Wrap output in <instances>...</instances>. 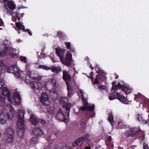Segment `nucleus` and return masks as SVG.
Here are the masks:
<instances>
[{"label": "nucleus", "instance_id": "nucleus-58", "mask_svg": "<svg viewBox=\"0 0 149 149\" xmlns=\"http://www.w3.org/2000/svg\"><path fill=\"white\" fill-rule=\"evenodd\" d=\"M119 76L118 75H117V76H116L115 77L116 79H117L118 78Z\"/></svg>", "mask_w": 149, "mask_h": 149}, {"label": "nucleus", "instance_id": "nucleus-28", "mask_svg": "<svg viewBox=\"0 0 149 149\" xmlns=\"http://www.w3.org/2000/svg\"><path fill=\"white\" fill-rule=\"evenodd\" d=\"M57 35L62 40L65 37L63 32L60 31H58L57 32Z\"/></svg>", "mask_w": 149, "mask_h": 149}, {"label": "nucleus", "instance_id": "nucleus-42", "mask_svg": "<svg viewBox=\"0 0 149 149\" xmlns=\"http://www.w3.org/2000/svg\"><path fill=\"white\" fill-rule=\"evenodd\" d=\"M4 84L3 80H0V89L1 88Z\"/></svg>", "mask_w": 149, "mask_h": 149}, {"label": "nucleus", "instance_id": "nucleus-44", "mask_svg": "<svg viewBox=\"0 0 149 149\" xmlns=\"http://www.w3.org/2000/svg\"><path fill=\"white\" fill-rule=\"evenodd\" d=\"M52 82H53V86L54 87H55L56 86V83L55 80L53 79L52 80Z\"/></svg>", "mask_w": 149, "mask_h": 149}, {"label": "nucleus", "instance_id": "nucleus-56", "mask_svg": "<svg viewBox=\"0 0 149 149\" xmlns=\"http://www.w3.org/2000/svg\"><path fill=\"white\" fill-rule=\"evenodd\" d=\"M90 79H91L92 80V81H93L94 80V78L93 76H91V77L90 78Z\"/></svg>", "mask_w": 149, "mask_h": 149}, {"label": "nucleus", "instance_id": "nucleus-37", "mask_svg": "<svg viewBox=\"0 0 149 149\" xmlns=\"http://www.w3.org/2000/svg\"><path fill=\"white\" fill-rule=\"evenodd\" d=\"M38 121L39 123H40L42 125H44L45 123V121L44 120L39 119Z\"/></svg>", "mask_w": 149, "mask_h": 149}, {"label": "nucleus", "instance_id": "nucleus-20", "mask_svg": "<svg viewBox=\"0 0 149 149\" xmlns=\"http://www.w3.org/2000/svg\"><path fill=\"white\" fill-rule=\"evenodd\" d=\"M95 68L96 70V72L100 74V75H102L104 77H106L104 76V70H100V69L99 67V66L97 65H96Z\"/></svg>", "mask_w": 149, "mask_h": 149}, {"label": "nucleus", "instance_id": "nucleus-46", "mask_svg": "<svg viewBox=\"0 0 149 149\" xmlns=\"http://www.w3.org/2000/svg\"><path fill=\"white\" fill-rule=\"evenodd\" d=\"M3 24V22L2 20L0 18V26H2Z\"/></svg>", "mask_w": 149, "mask_h": 149}, {"label": "nucleus", "instance_id": "nucleus-36", "mask_svg": "<svg viewBox=\"0 0 149 149\" xmlns=\"http://www.w3.org/2000/svg\"><path fill=\"white\" fill-rule=\"evenodd\" d=\"M20 59L24 63H26L27 62L26 58V57L22 56L20 57Z\"/></svg>", "mask_w": 149, "mask_h": 149}, {"label": "nucleus", "instance_id": "nucleus-51", "mask_svg": "<svg viewBox=\"0 0 149 149\" xmlns=\"http://www.w3.org/2000/svg\"><path fill=\"white\" fill-rule=\"evenodd\" d=\"M116 81H113L112 83V86L116 85Z\"/></svg>", "mask_w": 149, "mask_h": 149}, {"label": "nucleus", "instance_id": "nucleus-24", "mask_svg": "<svg viewBox=\"0 0 149 149\" xmlns=\"http://www.w3.org/2000/svg\"><path fill=\"white\" fill-rule=\"evenodd\" d=\"M101 77L104 78L102 75H100V74H98L96 75V77L95 79V81H94V84H98L99 82L98 81V79H101Z\"/></svg>", "mask_w": 149, "mask_h": 149}, {"label": "nucleus", "instance_id": "nucleus-57", "mask_svg": "<svg viewBox=\"0 0 149 149\" xmlns=\"http://www.w3.org/2000/svg\"><path fill=\"white\" fill-rule=\"evenodd\" d=\"M104 86H103V85H101V86H100L99 87V88L103 89H104V88H103V87Z\"/></svg>", "mask_w": 149, "mask_h": 149}, {"label": "nucleus", "instance_id": "nucleus-17", "mask_svg": "<svg viewBox=\"0 0 149 149\" xmlns=\"http://www.w3.org/2000/svg\"><path fill=\"white\" fill-rule=\"evenodd\" d=\"M63 79L66 82L70 81L71 79V77L68 72L67 71L64 70L63 71Z\"/></svg>", "mask_w": 149, "mask_h": 149}, {"label": "nucleus", "instance_id": "nucleus-49", "mask_svg": "<svg viewBox=\"0 0 149 149\" xmlns=\"http://www.w3.org/2000/svg\"><path fill=\"white\" fill-rule=\"evenodd\" d=\"M41 79V78L40 77H37V81L40 80Z\"/></svg>", "mask_w": 149, "mask_h": 149}, {"label": "nucleus", "instance_id": "nucleus-60", "mask_svg": "<svg viewBox=\"0 0 149 149\" xmlns=\"http://www.w3.org/2000/svg\"><path fill=\"white\" fill-rule=\"evenodd\" d=\"M28 112L29 113H30L31 111L30 110H28Z\"/></svg>", "mask_w": 149, "mask_h": 149}, {"label": "nucleus", "instance_id": "nucleus-14", "mask_svg": "<svg viewBox=\"0 0 149 149\" xmlns=\"http://www.w3.org/2000/svg\"><path fill=\"white\" fill-rule=\"evenodd\" d=\"M40 101L44 105L48 106L50 104L48 95L46 93H43L42 94Z\"/></svg>", "mask_w": 149, "mask_h": 149}, {"label": "nucleus", "instance_id": "nucleus-61", "mask_svg": "<svg viewBox=\"0 0 149 149\" xmlns=\"http://www.w3.org/2000/svg\"><path fill=\"white\" fill-rule=\"evenodd\" d=\"M18 34H20V31H19V30L18 31Z\"/></svg>", "mask_w": 149, "mask_h": 149}, {"label": "nucleus", "instance_id": "nucleus-48", "mask_svg": "<svg viewBox=\"0 0 149 149\" xmlns=\"http://www.w3.org/2000/svg\"><path fill=\"white\" fill-rule=\"evenodd\" d=\"M44 65H40L38 66V68L41 69H44Z\"/></svg>", "mask_w": 149, "mask_h": 149}, {"label": "nucleus", "instance_id": "nucleus-5", "mask_svg": "<svg viewBox=\"0 0 149 149\" xmlns=\"http://www.w3.org/2000/svg\"><path fill=\"white\" fill-rule=\"evenodd\" d=\"M14 131L12 128H7L4 132V140L8 143H11L13 141Z\"/></svg>", "mask_w": 149, "mask_h": 149}, {"label": "nucleus", "instance_id": "nucleus-47", "mask_svg": "<svg viewBox=\"0 0 149 149\" xmlns=\"http://www.w3.org/2000/svg\"><path fill=\"white\" fill-rule=\"evenodd\" d=\"M70 50V52L71 53L74 52V49L73 48H70V49H69Z\"/></svg>", "mask_w": 149, "mask_h": 149}, {"label": "nucleus", "instance_id": "nucleus-62", "mask_svg": "<svg viewBox=\"0 0 149 149\" xmlns=\"http://www.w3.org/2000/svg\"><path fill=\"white\" fill-rule=\"evenodd\" d=\"M87 77H88L89 78H90V79L91 77V76H90V75H89V76H88Z\"/></svg>", "mask_w": 149, "mask_h": 149}, {"label": "nucleus", "instance_id": "nucleus-2", "mask_svg": "<svg viewBox=\"0 0 149 149\" xmlns=\"http://www.w3.org/2000/svg\"><path fill=\"white\" fill-rule=\"evenodd\" d=\"M56 53L60 58L61 61L65 65L68 67L71 65L72 61V55L70 52L68 51L65 57V50L60 48H56L55 49Z\"/></svg>", "mask_w": 149, "mask_h": 149}, {"label": "nucleus", "instance_id": "nucleus-52", "mask_svg": "<svg viewBox=\"0 0 149 149\" xmlns=\"http://www.w3.org/2000/svg\"><path fill=\"white\" fill-rule=\"evenodd\" d=\"M89 67L90 68H91L92 70H93L94 69L93 67L92 66V65L91 64L89 66Z\"/></svg>", "mask_w": 149, "mask_h": 149}, {"label": "nucleus", "instance_id": "nucleus-54", "mask_svg": "<svg viewBox=\"0 0 149 149\" xmlns=\"http://www.w3.org/2000/svg\"><path fill=\"white\" fill-rule=\"evenodd\" d=\"M85 149H91V147L90 146H86L85 148Z\"/></svg>", "mask_w": 149, "mask_h": 149}, {"label": "nucleus", "instance_id": "nucleus-22", "mask_svg": "<svg viewBox=\"0 0 149 149\" xmlns=\"http://www.w3.org/2000/svg\"><path fill=\"white\" fill-rule=\"evenodd\" d=\"M67 86L68 91V96L69 97H70L73 95L72 88L71 87L69 86L67 84Z\"/></svg>", "mask_w": 149, "mask_h": 149}, {"label": "nucleus", "instance_id": "nucleus-39", "mask_svg": "<svg viewBox=\"0 0 149 149\" xmlns=\"http://www.w3.org/2000/svg\"><path fill=\"white\" fill-rule=\"evenodd\" d=\"M26 75L28 77V78H32L31 77V71H28L26 73Z\"/></svg>", "mask_w": 149, "mask_h": 149}, {"label": "nucleus", "instance_id": "nucleus-30", "mask_svg": "<svg viewBox=\"0 0 149 149\" xmlns=\"http://www.w3.org/2000/svg\"><path fill=\"white\" fill-rule=\"evenodd\" d=\"M95 108V106L94 104L92 105V106H90L88 105V103L87 105V111H90L92 112L94 111V109Z\"/></svg>", "mask_w": 149, "mask_h": 149}, {"label": "nucleus", "instance_id": "nucleus-35", "mask_svg": "<svg viewBox=\"0 0 149 149\" xmlns=\"http://www.w3.org/2000/svg\"><path fill=\"white\" fill-rule=\"evenodd\" d=\"M10 55L12 58H16L18 57L17 54L14 52H12L10 54Z\"/></svg>", "mask_w": 149, "mask_h": 149}, {"label": "nucleus", "instance_id": "nucleus-11", "mask_svg": "<svg viewBox=\"0 0 149 149\" xmlns=\"http://www.w3.org/2000/svg\"><path fill=\"white\" fill-rule=\"evenodd\" d=\"M7 71L9 73L14 74L16 78H19L20 77V73L21 71L14 65L10 66L7 69Z\"/></svg>", "mask_w": 149, "mask_h": 149}, {"label": "nucleus", "instance_id": "nucleus-64", "mask_svg": "<svg viewBox=\"0 0 149 149\" xmlns=\"http://www.w3.org/2000/svg\"><path fill=\"white\" fill-rule=\"evenodd\" d=\"M4 2L6 3V2L7 1V0H3Z\"/></svg>", "mask_w": 149, "mask_h": 149}, {"label": "nucleus", "instance_id": "nucleus-27", "mask_svg": "<svg viewBox=\"0 0 149 149\" xmlns=\"http://www.w3.org/2000/svg\"><path fill=\"white\" fill-rule=\"evenodd\" d=\"M4 66V64L3 62L0 61V76L4 72V70L3 69V67Z\"/></svg>", "mask_w": 149, "mask_h": 149}, {"label": "nucleus", "instance_id": "nucleus-18", "mask_svg": "<svg viewBox=\"0 0 149 149\" xmlns=\"http://www.w3.org/2000/svg\"><path fill=\"white\" fill-rule=\"evenodd\" d=\"M15 26L17 29L15 27V29L17 31H19L20 30H22L23 31H26L25 28V26L21 24V22H16Z\"/></svg>", "mask_w": 149, "mask_h": 149}, {"label": "nucleus", "instance_id": "nucleus-6", "mask_svg": "<svg viewBox=\"0 0 149 149\" xmlns=\"http://www.w3.org/2000/svg\"><path fill=\"white\" fill-rule=\"evenodd\" d=\"M118 89H121L127 95L131 93L132 91L130 88L127 86L122 85L120 83H118L117 85L112 86L111 88L112 91H113L114 93L116 92Z\"/></svg>", "mask_w": 149, "mask_h": 149}, {"label": "nucleus", "instance_id": "nucleus-45", "mask_svg": "<svg viewBox=\"0 0 149 149\" xmlns=\"http://www.w3.org/2000/svg\"><path fill=\"white\" fill-rule=\"evenodd\" d=\"M112 138L111 136H108L107 138V141H109V142H110L111 141Z\"/></svg>", "mask_w": 149, "mask_h": 149}, {"label": "nucleus", "instance_id": "nucleus-9", "mask_svg": "<svg viewBox=\"0 0 149 149\" xmlns=\"http://www.w3.org/2000/svg\"><path fill=\"white\" fill-rule=\"evenodd\" d=\"M69 116H68L66 111L65 113V115L63 113L62 109L60 108L58 110L56 117L57 119L61 121L66 122L67 121L68 118H69Z\"/></svg>", "mask_w": 149, "mask_h": 149}, {"label": "nucleus", "instance_id": "nucleus-4", "mask_svg": "<svg viewBox=\"0 0 149 149\" xmlns=\"http://www.w3.org/2000/svg\"><path fill=\"white\" fill-rule=\"evenodd\" d=\"M23 72L21 71L20 73V77L19 78H21L23 80L25 81L26 82L28 83H29V84L31 86L32 88L33 89L40 90H42V88L43 86L39 82H36L35 81H30V79L28 78V77L26 74H24L23 73Z\"/></svg>", "mask_w": 149, "mask_h": 149}, {"label": "nucleus", "instance_id": "nucleus-40", "mask_svg": "<svg viewBox=\"0 0 149 149\" xmlns=\"http://www.w3.org/2000/svg\"><path fill=\"white\" fill-rule=\"evenodd\" d=\"M25 31H23L25 32H26L27 31L28 33L29 34V35H30L31 36L32 35V33L31 32V31H30V29H26V30L25 29Z\"/></svg>", "mask_w": 149, "mask_h": 149}, {"label": "nucleus", "instance_id": "nucleus-26", "mask_svg": "<svg viewBox=\"0 0 149 149\" xmlns=\"http://www.w3.org/2000/svg\"><path fill=\"white\" fill-rule=\"evenodd\" d=\"M61 70L60 68L59 67H55L52 69V72L56 73H58L61 71Z\"/></svg>", "mask_w": 149, "mask_h": 149}, {"label": "nucleus", "instance_id": "nucleus-50", "mask_svg": "<svg viewBox=\"0 0 149 149\" xmlns=\"http://www.w3.org/2000/svg\"><path fill=\"white\" fill-rule=\"evenodd\" d=\"M66 149H72V147L70 146H67L65 147Z\"/></svg>", "mask_w": 149, "mask_h": 149}, {"label": "nucleus", "instance_id": "nucleus-3", "mask_svg": "<svg viewBox=\"0 0 149 149\" xmlns=\"http://www.w3.org/2000/svg\"><path fill=\"white\" fill-rule=\"evenodd\" d=\"M25 112L23 110L20 109L18 113V121L17 123V136L18 137L21 138L24 135L25 131L24 125V115Z\"/></svg>", "mask_w": 149, "mask_h": 149}, {"label": "nucleus", "instance_id": "nucleus-15", "mask_svg": "<svg viewBox=\"0 0 149 149\" xmlns=\"http://www.w3.org/2000/svg\"><path fill=\"white\" fill-rule=\"evenodd\" d=\"M117 98L120 102L125 104H127L128 101L127 99L122 95H121L120 93L118 92L116 93Z\"/></svg>", "mask_w": 149, "mask_h": 149}, {"label": "nucleus", "instance_id": "nucleus-43", "mask_svg": "<svg viewBox=\"0 0 149 149\" xmlns=\"http://www.w3.org/2000/svg\"><path fill=\"white\" fill-rule=\"evenodd\" d=\"M43 69L47 70H51V68L44 65Z\"/></svg>", "mask_w": 149, "mask_h": 149}, {"label": "nucleus", "instance_id": "nucleus-33", "mask_svg": "<svg viewBox=\"0 0 149 149\" xmlns=\"http://www.w3.org/2000/svg\"><path fill=\"white\" fill-rule=\"evenodd\" d=\"M7 119L6 118H2L0 119V122L2 124H5L6 123Z\"/></svg>", "mask_w": 149, "mask_h": 149}, {"label": "nucleus", "instance_id": "nucleus-34", "mask_svg": "<svg viewBox=\"0 0 149 149\" xmlns=\"http://www.w3.org/2000/svg\"><path fill=\"white\" fill-rule=\"evenodd\" d=\"M64 44L66 46L67 49H70L71 48V44L70 42H65Z\"/></svg>", "mask_w": 149, "mask_h": 149}, {"label": "nucleus", "instance_id": "nucleus-13", "mask_svg": "<svg viewBox=\"0 0 149 149\" xmlns=\"http://www.w3.org/2000/svg\"><path fill=\"white\" fill-rule=\"evenodd\" d=\"M139 133H142V131L141 130H138L137 128H134L127 131L125 133V134L127 137H129L132 136L133 135Z\"/></svg>", "mask_w": 149, "mask_h": 149}, {"label": "nucleus", "instance_id": "nucleus-23", "mask_svg": "<svg viewBox=\"0 0 149 149\" xmlns=\"http://www.w3.org/2000/svg\"><path fill=\"white\" fill-rule=\"evenodd\" d=\"M109 116L108 120L112 125V124H113V117L112 112H110L108 113Z\"/></svg>", "mask_w": 149, "mask_h": 149}, {"label": "nucleus", "instance_id": "nucleus-7", "mask_svg": "<svg viewBox=\"0 0 149 149\" xmlns=\"http://www.w3.org/2000/svg\"><path fill=\"white\" fill-rule=\"evenodd\" d=\"M4 7L6 10V13L8 15H13L15 14L13 10L16 8L15 3L12 1H8L7 4L4 5Z\"/></svg>", "mask_w": 149, "mask_h": 149}, {"label": "nucleus", "instance_id": "nucleus-19", "mask_svg": "<svg viewBox=\"0 0 149 149\" xmlns=\"http://www.w3.org/2000/svg\"><path fill=\"white\" fill-rule=\"evenodd\" d=\"M38 119L35 116L32 115L31 116L30 120L32 125H37L39 124V122L38 121Z\"/></svg>", "mask_w": 149, "mask_h": 149}, {"label": "nucleus", "instance_id": "nucleus-29", "mask_svg": "<svg viewBox=\"0 0 149 149\" xmlns=\"http://www.w3.org/2000/svg\"><path fill=\"white\" fill-rule=\"evenodd\" d=\"M114 93H111L109 96V98L110 100H112L116 98L117 97L116 94H115Z\"/></svg>", "mask_w": 149, "mask_h": 149}, {"label": "nucleus", "instance_id": "nucleus-32", "mask_svg": "<svg viewBox=\"0 0 149 149\" xmlns=\"http://www.w3.org/2000/svg\"><path fill=\"white\" fill-rule=\"evenodd\" d=\"M38 139L37 137H33L31 139L30 141L31 143L35 144L37 142Z\"/></svg>", "mask_w": 149, "mask_h": 149}, {"label": "nucleus", "instance_id": "nucleus-21", "mask_svg": "<svg viewBox=\"0 0 149 149\" xmlns=\"http://www.w3.org/2000/svg\"><path fill=\"white\" fill-rule=\"evenodd\" d=\"M10 51V48L6 47L3 51L0 49V57H2L4 56L6 54L8 53Z\"/></svg>", "mask_w": 149, "mask_h": 149}, {"label": "nucleus", "instance_id": "nucleus-10", "mask_svg": "<svg viewBox=\"0 0 149 149\" xmlns=\"http://www.w3.org/2000/svg\"><path fill=\"white\" fill-rule=\"evenodd\" d=\"M87 105L88 102L87 101L84 100L83 106L80 108V109L81 110L83 111H84V114H83V115L82 116L84 119V120L85 121L89 119L90 117H91V115L90 114L88 113V112H87L85 111L86 110H87Z\"/></svg>", "mask_w": 149, "mask_h": 149}, {"label": "nucleus", "instance_id": "nucleus-12", "mask_svg": "<svg viewBox=\"0 0 149 149\" xmlns=\"http://www.w3.org/2000/svg\"><path fill=\"white\" fill-rule=\"evenodd\" d=\"M89 136L88 134H86L84 136L79 138L73 143V146H76L79 145L81 143H82L85 141L88 140Z\"/></svg>", "mask_w": 149, "mask_h": 149}, {"label": "nucleus", "instance_id": "nucleus-53", "mask_svg": "<svg viewBox=\"0 0 149 149\" xmlns=\"http://www.w3.org/2000/svg\"><path fill=\"white\" fill-rule=\"evenodd\" d=\"M93 72H90V76H93Z\"/></svg>", "mask_w": 149, "mask_h": 149}, {"label": "nucleus", "instance_id": "nucleus-55", "mask_svg": "<svg viewBox=\"0 0 149 149\" xmlns=\"http://www.w3.org/2000/svg\"><path fill=\"white\" fill-rule=\"evenodd\" d=\"M32 78L33 80H36V81L37 80V77H33L32 78Z\"/></svg>", "mask_w": 149, "mask_h": 149}, {"label": "nucleus", "instance_id": "nucleus-59", "mask_svg": "<svg viewBox=\"0 0 149 149\" xmlns=\"http://www.w3.org/2000/svg\"><path fill=\"white\" fill-rule=\"evenodd\" d=\"M44 51H45V48H43V49H42V52H44Z\"/></svg>", "mask_w": 149, "mask_h": 149}, {"label": "nucleus", "instance_id": "nucleus-63", "mask_svg": "<svg viewBox=\"0 0 149 149\" xmlns=\"http://www.w3.org/2000/svg\"><path fill=\"white\" fill-rule=\"evenodd\" d=\"M16 20H17V19L16 18H15L14 19V21H16Z\"/></svg>", "mask_w": 149, "mask_h": 149}, {"label": "nucleus", "instance_id": "nucleus-16", "mask_svg": "<svg viewBox=\"0 0 149 149\" xmlns=\"http://www.w3.org/2000/svg\"><path fill=\"white\" fill-rule=\"evenodd\" d=\"M33 131L34 134L37 136H40L43 134V131L39 127H35Z\"/></svg>", "mask_w": 149, "mask_h": 149}, {"label": "nucleus", "instance_id": "nucleus-25", "mask_svg": "<svg viewBox=\"0 0 149 149\" xmlns=\"http://www.w3.org/2000/svg\"><path fill=\"white\" fill-rule=\"evenodd\" d=\"M15 16L16 18H17L18 21H20V17H23L24 13H22L21 14H20L18 12H16L15 13Z\"/></svg>", "mask_w": 149, "mask_h": 149}, {"label": "nucleus", "instance_id": "nucleus-41", "mask_svg": "<svg viewBox=\"0 0 149 149\" xmlns=\"http://www.w3.org/2000/svg\"><path fill=\"white\" fill-rule=\"evenodd\" d=\"M143 148L144 149H148L149 147L147 144L144 143L143 146Z\"/></svg>", "mask_w": 149, "mask_h": 149}, {"label": "nucleus", "instance_id": "nucleus-8", "mask_svg": "<svg viewBox=\"0 0 149 149\" xmlns=\"http://www.w3.org/2000/svg\"><path fill=\"white\" fill-rule=\"evenodd\" d=\"M68 99L67 97H63L61 98L60 102V104L63 108H65L66 112L69 116L70 109L71 108V105L70 103H68Z\"/></svg>", "mask_w": 149, "mask_h": 149}, {"label": "nucleus", "instance_id": "nucleus-31", "mask_svg": "<svg viewBox=\"0 0 149 149\" xmlns=\"http://www.w3.org/2000/svg\"><path fill=\"white\" fill-rule=\"evenodd\" d=\"M47 111L49 114L50 115L52 114L54 112L52 108V107H49L47 108Z\"/></svg>", "mask_w": 149, "mask_h": 149}, {"label": "nucleus", "instance_id": "nucleus-38", "mask_svg": "<svg viewBox=\"0 0 149 149\" xmlns=\"http://www.w3.org/2000/svg\"><path fill=\"white\" fill-rule=\"evenodd\" d=\"M80 125L83 128L85 129L86 127V123L84 121L81 122Z\"/></svg>", "mask_w": 149, "mask_h": 149}, {"label": "nucleus", "instance_id": "nucleus-1", "mask_svg": "<svg viewBox=\"0 0 149 149\" xmlns=\"http://www.w3.org/2000/svg\"><path fill=\"white\" fill-rule=\"evenodd\" d=\"M2 91V95H0V102H5L6 96L8 101L11 103H15L17 104H19L21 103V97L18 91L15 92L12 95L8 88L4 87L3 88Z\"/></svg>", "mask_w": 149, "mask_h": 149}]
</instances>
